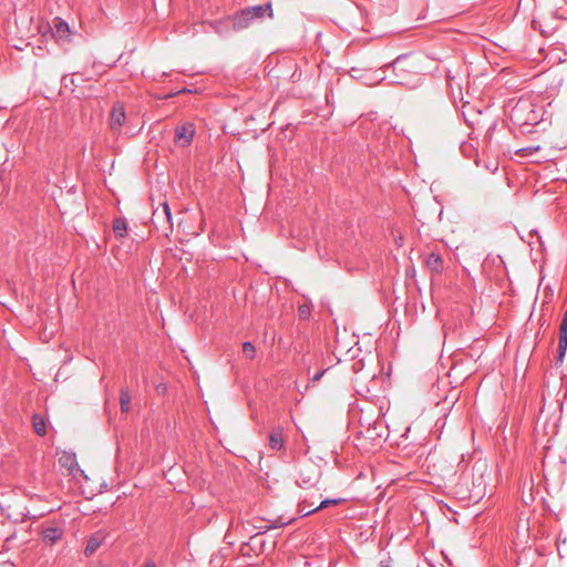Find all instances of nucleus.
Instances as JSON below:
<instances>
[{
  "label": "nucleus",
  "instance_id": "aec40b11",
  "mask_svg": "<svg viewBox=\"0 0 567 567\" xmlns=\"http://www.w3.org/2000/svg\"><path fill=\"white\" fill-rule=\"evenodd\" d=\"M33 427L39 435L45 434V422L42 419L38 420V417L35 416L33 419Z\"/></svg>",
  "mask_w": 567,
  "mask_h": 567
},
{
  "label": "nucleus",
  "instance_id": "7ed1b4c3",
  "mask_svg": "<svg viewBox=\"0 0 567 567\" xmlns=\"http://www.w3.org/2000/svg\"><path fill=\"white\" fill-rule=\"evenodd\" d=\"M413 58L412 53L400 54L392 63L386 64L385 68H392L393 74L416 73V64L412 61Z\"/></svg>",
  "mask_w": 567,
  "mask_h": 567
},
{
  "label": "nucleus",
  "instance_id": "f03ea898",
  "mask_svg": "<svg viewBox=\"0 0 567 567\" xmlns=\"http://www.w3.org/2000/svg\"><path fill=\"white\" fill-rule=\"evenodd\" d=\"M265 16L272 17L271 3L247 7L234 16L233 27L235 30L246 29L252 21L262 19Z\"/></svg>",
  "mask_w": 567,
  "mask_h": 567
},
{
  "label": "nucleus",
  "instance_id": "9d476101",
  "mask_svg": "<svg viewBox=\"0 0 567 567\" xmlns=\"http://www.w3.org/2000/svg\"><path fill=\"white\" fill-rule=\"evenodd\" d=\"M162 219L168 225V228L172 226V213L166 202L162 204L161 210L156 209L153 213V221L155 225H157Z\"/></svg>",
  "mask_w": 567,
  "mask_h": 567
},
{
  "label": "nucleus",
  "instance_id": "7c9ffc66",
  "mask_svg": "<svg viewBox=\"0 0 567 567\" xmlns=\"http://www.w3.org/2000/svg\"><path fill=\"white\" fill-rule=\"evenodd\" d=\"M561 321H567V310L564 312Z\"/></svg>",
  "mask_w": 567,
  "mask_h": 567
},
{
  "label": "nucleus",
  "instance_id": "ddd939ff",
  "mask_svg": "<svg viewBox=\"0 0 567 567\" xmlns=\"http://www.w3.org/2000/svg\"><path fill=\"white\" fill-rule=\"evenodd\" d=\"M427 268L433 272H440L443 269V259L439 254L432 252L426 259Z\"/></svg>",
  "mask_w": 567,
  "mask_h": 567
},
{
  "label": "nucleus",
  "instance_id": "a878e982",
  "mask_svg": "<svg viewBox=\"0 0 567 567\" xmlns=\"http://www.w3.org/2000/svg\"><path fill=\"white\" fill-rule=\"evenodd\" d=\"M559 336L567 337V321H561L559 326Z\"/></svg>",
  "mask_w": 567,
  "mask_h": 567
},
{
  "label": "nucleus",
  "instance_id": "6ab92c4d",
  "mask_svg": "<svg viewBox=\"0 0 567 567\" xmlns=\"http://www.w3.org/2000/svg\"><path fill=\"white\" fill-rule=\"evenodd\" d=\"M243 351H244L245 355L250 360H252L256 355V348H255L254 343L250 341H245L243 343Z\"/></svg>",
  "mask_w": 567,
  "mask_h": 567
},
{
  "label": "nucleus",
  "instance_id": "9b49d317",
  "mask_svg": "<svg viewBox=\"0 0 567 567\" xmlns=\"http://www.w3.org/2000/svg\"><path fill=\"white\" fill-rule=\"evenodd\" d=\"M102 540H103V536H101L100 534L96 533V534L92 535L86 542V546L84 548V555L86 557L93 555L97 550V548L101 546Z\"/></svg>",
  "mask_w": 567,
  "mask_h": 567
},
{
  "label": "nucleus",
  "instance_id": "c756f323",
  "mask_svg": "<svg viewBox=\"0 0 567 567\" xmlns=\"http://www.w3.org/2000/svg\"><path fill=\"white\" fill-rule=\"evenodd\" d=\"M144 567H156V564L153 560L147 561Z\"/></svg>",
  "mask_w": 567,
  "mask_h": 567
},
{
  "label": "nucleus",
  "instance_id": "393cba45",
  "mask_svg": "<svg viewBox=\"0 0 567 567\" xmlns=\"http://www.w3.org/2000/svg\"><path fill=\"white\" fill-rule=\"evenodd\" d=\"M559 336L567 337V321H561L559 326Z\"/></svg>",
  "mask_w": 567,
  "mask_h": 567
},
{
  "label": "nucleus",
  "instance_id": "20e7f679",
  "mask_svg": "<svg viewBox=\"0 0 567 567\" xmlns=\"http://www.w3.org/2000/svg\"><path fill=\"white\" fill-rule=\"evenodd\" d=\"M195 135V127L193 123H184L176 127L175 143L182 147L188 146Z\"/></svg>",
  "mask_w": 567,
  "mask_h": 567
},
{
  "label": "nucleus",
  "instance_id": "4468645a",
  "mask_svg": "<svg viewBox=\"0 0 567 567\" xmlns=\"http://www.w3.org/2000/svg\"><path fill=\"white\" fill-rule=\"evenodd\" d=\"M59 461L61 466L66 467L71 472L74 468H79L75 454L65 453Z\"/></svg>",
  "mask_w": 567,
  "mask_h": 567
},
{
  "label": "nucleus",
  "instance_id": "f257e3e1",
  "mask_svg": "<svg viewBox=\"0 0 567 567\" xmlns=\"http://www.w3.org/2000/svg\"><path fill=\"white\" fill-rule=\"evenodd\" d=\"M511 121L519 126L520 132L525 133V127L536 125L542 120V109L537 107L528 100H519L509 113ZM527 132H530L529 130Z\"/></svg>",
  "mask_w": 567,
  "mask_h": 567
},
{
  "label": "nucleus",
  "instance_id": "5701e85b",
  "mask_svg": "<svg viewBox=\"0 0 567 567\" xmlns=\"http://www.w3.org/2000/svg\"><path fill=\"white\" fill-rule=\"evenodd\" d=\"M326 372H327V369H323V370H321V371H319V372H316V373L310 378V381H312V382H317V381H319V380L323 377V374H324Z\"/></svg>",
  "mask_w": 567,
  "mask_h": 567
},
{
  "label": "nucleus",
  "instance_id": "2f4dec72",
  "mask_svg": "<svg viewBox=\"0 0 567 567\" xmlns=\"http://www.w3.org/2000/svg\"><path fill=\"white\" fill-rule=\"evenodd\" d=\"M539 148H540L539 146H536V147H533L532 150L538 151Z\"/></svg>",
  "mask_w": 567,
  "mask_h": 567
},
{
  "label": "nucleus",
  "instance_id": "c85d7f7f",
  "mask_svg": "<svg viewBox=\"0 0 567 567\" xmlns=\"http://www.w3.org/2000/svg\"><path fill=\"white\" fill-rule=\"evenodd\" d=\"M463 116H464V120H465V122H466V123H468L470 125H473V124H474V121H473V120H470V118L467 117V115H466V112H465V111H463Z\"/></svg>",
  "mask_w": 567,
  "mask_h": 567
},
{
  "label": "nucleus",
  "instance_id": "39448f33",
  "mask_svg": "<svg viewBox=\"0 0 567 567\" xmlns=\"http://www.w3.org/2000/svg\"><path fill=\"white\" fill-rule=\"evenodd\" d=\"M126 118L124 105L116 103L113 105L110 116V127L113 132H118Z\"/></svg>",
  "mask_w": 567,
  "mask_h": 567
},
{
  "label": "nucleus",
  "instance_id": "423d86ee",
  "mask_svg": "<svg viewBox=\"0 0 567 567\" xmlns=\"http://www.w3.org/2000/svg\"><path fill=\"white\" fill-rule=\"evenodd\" d=\"M70 33H71L70 25L65 20H63L61 18H55L53 20L52 35L58 41L68 39Z\"/></svg>",
  "mask_w": 567,
  "mask_h": 567
},
{
  "label": "nucleus",
  "instance_id": "0eeeda50",
  "mask_svg": "<svg viewBox=\"0 0 567 567\" xmlns=\"http://www.w3.org/2000/svg\"><path fill=\"white\" fill-rule=\"evenodd\" d=\"M393 82L396 84H400L402 86H405L410 90H414L422 84V79L421 78L410 79V75L406 73H402V74L395 73Z\"/></svg>",
  "mask_w": 567,
  "mask_h": 567
},
{
  "label": "nucleus",
  "instance_id": "dca6fc26",
  "mask_svg": "<svg viewBox=\"0 0 567 567\" xmlns=\"http://www.w3.org/2000/svg\"><path fill=\"white\" fill-rule=\"evenodd\" d=\"M127 223L124 218H116L113 221V231L116 237L123 238L126 235Z\"/></svg>",
  "mask_w": 567,
  "mask_h": 567
},
{
  "label": "nucleus",
  "instance_id": "2eb2a0df",
  "mask_svg": "<svg viewBox=\"0 0 567 567\" xmlns=\"http://www.w3.org/2000/svg\"><path fill=\"white\" fill-rule=\"evenodd\" d=\"M343 501H344L343 498H326V499L321 501V503L317 507H315L308 512H305L303 516H309L312 513L323 509L330 505L341 504Z\"/></svg>",
  "mask_w": 567,
  "mask_h": 567
},
{
  "label": "nucleus",
  "instance_id": "4be33fe9",
  "mask_svg": "<svg viewBox=\"0 0 567 567\" xmlns=\"http://www.w3.org/2000/svg\"><path fill=\"white\" fill-rule=\"evenodd\" d=\"M557 349H560V352H563L564 350H567V337L558 336Z\"/></svg>",
  "mask_w": 567,
  "mask_h": 567
},
{
  "label": "nucleus",
  "instance_id": "bb28decb",
  "mask_svg": "<svg viewBox=\"0 0 567 567\" xmlns=\"http://www.w3.org/2000/svg\"><path fill=\"white\" fill-rule=\"evenodd\" d=\"M311 508H308V506L306 505V502L299 504V513L303 516L305 512H308L310 511Z\"/></svg>",
  "mask_w": 567,
  "mask_h": 567
},
{
  "label": "nucleus",
  "instance_id": "6e6552de",
  "mask_svg": "<svg viewBox=\"0 0 567 567\" xmlns=\"http://www.w3.org/2000/svg\"><path fill=\"white\" fill-rule=\"evenodd\" d=\"M63 535V530L55 526L47 527L42 530V542L51 546L55 544Z\"/></svg>",
  "mask_w": 567,
  "mask_h": 567
},
{
  "label": "nucleus",
  "instance_id": "412c9836",
  "mask_svg": "<svg viewBox=\"0 0 567 567\" xmlns=\"http://www.w3.org/2000/svg\"><path fill=\"white\" fill-rule=\"evenodd\" d=\"M298 312L301 319L307 320L310 317L311 306L307 303L300 305Z\"/></svg>",
  "mask_w": 567,
  "mask_h": 567
},
{
  "label": "nucleus",
  "instance_id": "b1692460",
  "mask_svg": "<svg viewBox=\"0 0 567 567\" xmlns=\"http://www.w3.org/2000/svg\"><path fill=\"white\" fill-rule=\"evenodd\" d=\"M566 352H567V350H564L563 352H560V349H557V358H556V360H557L556 363L557 364H561L564 362V359L566 357Z\"/></svg>",
  "mask_w": 567,
  "mask_h": 567
},
{
  "label": "nucleus",
  "instance_id": "1a4fd4ad",
  "mask_svg": "<svg viewBox=\"0 0 567 567\" xmlns=\"http://www.w3.org/2000/svg\"><path fill=\"white\" fill-rule=\"evenodd\" d=\"M349 75L352 79L360 80L365 84H370L373 81L377 82V81L383 80V78L377 79L372 73H370L369 71H367L364 69H360V68H351L349 70Z\"/></svg>",
  "mask_w": 567,
  "mask_h": 567
},
{
  "label": "nucleus",
  "instance_id": "a211bd4d",
  "mask_svg": "<svg viewBox=\"0 0 567 567\" xmlns=\"http://www.w3.org/2000/svg\"><path fill=\"white\" fill-rule=\"evenodd\" d=\"M131 403V395L127 389H121L120 391V404L122 412H128Z\"/></svg>",
  "mask_w": 567,
  "mask_h": 567
},
{
  "label": "nucleus",
  "instance_id": "f3484780",
  "mask_svg": "<svg viewBox=\"0 0 567 567\" xmlns=\"http://www.w3.org/2000/svg\"><path fill=\"white\" fill-rule=\"evenodd\" d=\"M297 485L301 488H309L316 485V480L311 475H306L302 471L297 478Z\"/></svg>",
  "mask_w": 567,
  "mask_h": 567
},
{
  "label": "nucleus",
  "instance_id": "f8f14e48",
  "mask_svg": "<svg viewBox=\"0 0 567 567\" xmlns=\"http://www.w3.org/2000/svg\"><path fill=\"white\" fill-rule=\"evenodd\" d=\"M269 446L276 451L284 449L285 442L281 429H276L269 434Z\"/></svg>",
  "mask_w": 567,
  "mask_h": 567
},
{
  "label": "nucleus",
  "instance_id": "cd10ccee",
  "mask_svg": "<svg viewBox=\"0 0 567 567\" xmlns=\"http://www.w3.org/2000/svg\"><path fill=\"white\" fill-rule=\"evenodd\" d=\"M300 76H301V73H300V72L298 73V71L296 70V71L292 73L291 79H292V81L295 82V81L299 80V79H300Z\"/></svg>",
  "mask_w": 567,
  "mask_h": 567
}]
</instances>
